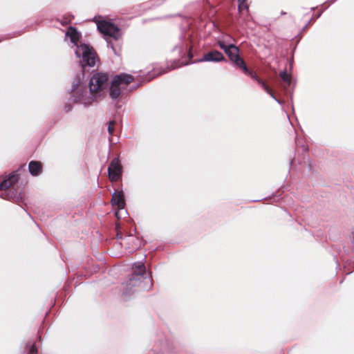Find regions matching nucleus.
<instances>
[{"label":"nucleus","instance_id":"1","mask_svg":"<svg viewBox=\"0 0 354 354\" xmlns=\"http://www.w3.org/2000/svg\"><path fill=\"white\" fill-rule=\"evenodd\" d=\"M75 53L80 58L82 67H93L96 62L99 61V57L95 49L90 45L81 44L77 46Z\"/></svg>","mask_w":354,"mask_h":354},{"label":"nucleus","instance_id":"2","mask_svg":"<svg viewBox=\"0 0 354 354\" xmlns=\"http://www.w3.org/2000/svg\"><path fill=\"white\" fill-rule=\"evenodd\" d=\"M134 81V77L129 74L122 73L117 75L113 79L109 88V95L112 99H117L121 94V91Z\"/></svg>","mask_w":354,"mask_h":354},{"label":"nucleus","instance_id":"3","mask_svg":"<svg viewBox=\"0 0 354 354\" xmlns=\"http://www.w3.org/2000/svg\"><path fill=\"white\" fill-rule=\"evenodd\" d=\"M109 76L106 73H97L94 74L89 82L91 93H97L105 89L108 86Z\"/></svg>","mask_w":354,"mask_h":354},{"label":"nucleus","instance_id":"4","mask_svg":"<svg viewBox=\"0 0 354 354\" xmlns=\"http://www.w3.org/2000/svg\"><path fill=\"white\" fill-rule=\"evenodd\" d=\"M145 266L142 263H135L133 266L132 276L127 283V292H130L132 288L138 286L140 283V277L145 273Z\"/></svg>","mask_w":354,"mask_h":354},{"label":"nucleus","instance_id":"5","mask_svg":"<svg viewBox=\"0 0 354 354\" xmlns=\"http://www.w3.org/2000/svg\"><path fill=\"white\" fill-rule=\"evenodd\" d=\"M97 29L104 35L110 36L115 39L120 37V30L115 24L111 22L102 20L97 24Z\"/></svg>","mask_w":354,"mask_h":354},{"label":"nucleus","instance_id":"6","mask_svg":"<svg viewBox=\"0 0 354 354\" xmlns=\"http://www.w3.org/2000/svg\"><path fill=\"white\" fill-rule=\"evenodd\" d=\"M109 178L111 182H116L122 177V167L118 158H113L108 168Z\"/></svg>","mask_w":354,"mask_h":354},{"label":"nucleus","instance_id":"7","mask_svg":"<svg viewBox=\"0 0 354 354\" xmlns=\"http://www.w3.org/2000/svg\"><path fill=\"white\" fill-rule=\"evenodd\" d=\"M225 60L224 55L218 50H212L205 54L198 62H221Z\"/></svg>","mask_w":354,"mask_h":354},{"label":"nucleus","instance_id":"8","mask_svg":"<svg viewBox=\"0 0 354 354\" xmlns=\"http://www.w3.org/2000/svg\"><path fill=\"white\" fill-rule=\"evenodd\" d=\"M111 203L113 207L122 209L125 206L124 196L122 191H115L111 198Z\"/></svg>","mask_w":354,"mask_h":354},{"label":"nucleus","instance_id":"9","mask_svg":"<svg viewBox=\"0 0 354 354\" xmlns=\"http://www.w3.org/2000/svg\"><path fill=\"white\" fill-rule=\"evenodd\" d=\"M19 180V176L16 172L12 173L6 179L0 184V189L6 191L12 187Z\"/></svg>","mask_w":354,"mask_h":354},{"label":"nucleus","instance_id":"10","mask_svg":"<svg viewBox=\"0 0 354 354\" xmlns=\"http://www.w3.org/2000/svg\"><path fill=\"white\" fill-rule=\"evenodd\" d=\"M248 75H250V77L256 80L257 83L262 87V88L268 93L269 94L272 98L276 99L274 93H273L271 88L267 84V83L261 80L260 77L257 76V75L250 72L249 71V73H246Z\"/></svg>","mask_w":354,"mask_h":354},{"label":"nucleus","instance_id":"11","mask_svg":"<svg viewBox=\"0 0 354 354\" xmlns=\"http://www.w3.org/2000/svg\"><path fill=\"white\" fill-rule=\"evenodd\" d=\"M28 170L32 176H37L42 171V164L39 161L32 160L29 162Z\"/></svg>","mask_w":354,"mask_h":354},{"label":"nucleus","instance_id":"12","mask_svg":"<svg viewBox=\"0 0 354 354\" xmlns=\"http://www.w3.org/2000/svg\"><path fill=\"white\" fill-rule=\"evenodd\" d=\"M66 35L68 37L71 41L75 45H77L80 38V33L77 32V29L73 26H70L68 28Z\"/></svg>","mask_w":354,"mask_h":354},{"label":"nucleus","instance_id":"13","mask_svg":"<svg viewBox=\"0 0 354 354\" xmlns=\"http://www.w3.org/2000/svg\"><path fill=\"white\" fill-rule=\"evenodd\" d=\"M225 54L232 63H234V60H236L241 57L239 55V48L235 45L231 46L230 49H227V52Z\"/></svg>","mask_w":354,"mask_h":354},{"label":"nucleus","instance_id":"14","mask_svg":"<svg viewBox=\"0 0 354 354\" xmlns=\"http://www.w3.org/2000/svg\"><path fill=\"white\" fill-rule=\"evenodd\" d=\"M234 66L242 71L244 73H249V69L248 68L246 64L242 57L238 58L236 60H234V63H232Z\"/></svg>","mask_w":354,"mask_h":354},{"label":"nucleus","instance_id":"15","mask_svg":"<svg viewBox=\"0 0 354 354\" xmlns=\"http://www.w3.org/2000/svg\"><path fill=\"white\" fill-rule=\"evenodd\" d=\"M279 77L283 82V87L284 89H286L291 84V75L290 74H288L286 71H281L279 73Z\"/></svg>","mask_w":354,"mask_h":354},{"label":"nucleus","instance_id":"16","mask_svg":"<svg viewBox=\"0 0 354 354\" xmlns=\"http://www.w3.org/2000/svg\"><path fill=\"white\" fill-rule=\"evenodd\" d=\"M247 1L248 0H238V9L240 13L243 14L244 11H245L247 13L248 12L249 6Z\"/></svg>","mask_w":354,"mask_h":354},{"label":"nucleus","instance_id":"17","mask_svg":"<svg viewBox=\"0 0 354 354\" xmlns=\"http://www.w3.org/2000/svg\"><path fill=\"white\" fill-rule=\"evenodd\" d=\"M135 241H138V239L136 237L133 236H131V235H129V236H127L124 239H123V242H122L120 244L122 245L124 244H126V243H133Z\"/></svg>","mask_w":354,"mask_h":354},{"label":"nucleus","instance_id":"18","mask_svg":"<svg viewBox=\"0 0 354 354\" xmlns=\"http://www.w3.org/2000/svg\"><path fill=\"white\" fill-rule=\"evenodd\" d=\"M217 44L221 49L224 50L225 53L227 52V49H230L231 46H234V44L225 45V43L222 41H218Z\"/></svg>","mask_w":354,"mask_h":354},{"label":"nucleus","instance_id":"19","mask_svg":"<svg viewBox=\"0 0 354 354\" xmlns=\"http://www.w3.org/2000/svg\"><path fill=\"white\" fill-rule=\"evenodd\" d=\"M5 196H2V198H6L7 200H15L16 196L14 195L13 192L9 190L5 192Z\"/></svg>","mask_w":354,"mask_h":354},{"label":"nucleus","instance_id":"20","mask_svg":"<svg viewBox=\"0 0 354 354\" xmlns=\"http://www.w3.org/2000/svg\"><path fill=\"white\" fill-rule=\"evenodd\" d=\"M115 124V121H114V120H111L109 123L108 131L110 135H112L113 133Z\"/></svg>","mask_w":354,"mask_h":354},{"label":"nucleus","instance_id":"21","mask_svg":"<svg viewBox=\"0 0 354 354\" xmlns=\"http://www.w3.org/2000/svg\"><path fill=\"white\" fill-rule=\"evenodd\" d=\"M29 354H37V348L35 344L31 345L30 350L28 351Z\"/></svg>","mask_w":354,"mask_h":354},{"label":"nucleus","instance_id":"22","mask_svg":"<svg viewBox=\"0 0 354 354\" xmlns=\"http://www.w3.org/2000/svg\"><path fill=\"white\" fill-rule=\"evenodd\" d=\"M188 57L189 59L191 60L193 57V54L192 53V46L189 47V52H188Z\"/></svg>","mask_w":354,"mask_h":354},{"label":"nucleus","instance_id":"23","mask_svg":"<svg viewBox=\"0 0 354 354\" xmlns=\"http://www.w3.org/2000/svg\"><path fill=\"white\" fill-rule=\"evenodd\" d=\"M71 23V20H64L62 22V24L63 26H66L67 24H70Z\"/></svg>","mask_w":354,"mask_h":354},{"label":"nucleus","instance_id":"24","mask_svg":"<svg viewBox=\"0 0 354 354\" xmlns=\"http://www.w3.org/2000/svg\"><path fill=\"white\" fill-rule=\"evenodd\" d=\"M189 63H190V62H185V63H184V64H183V63H182L180 65H178V66H174V67H173V68H177V67H180V66H184V65H187V64H189Z\"/></svg>","mask_w":354,"mask_h":354},{"label":"nucleus","instance_id":"25","mask_svg":"<svg viewBox=\"0 0 354 354\" xmlns=\"http://www.w3.org/2000/svg\"><path fill=\"white\" fill-rule=\"evenodd\" d=\"M117 239H122V235L119 233L117 234Z\"/></svg>","mask_w":354,"mask_h":354},{"label":"nucleus","instance_id":"26","mask_svg":"<svg viewBox=\"0 0 354 354\" xmlns=\"http://www.w3.org/2000/svg\"><path fill=\"white\" fill-rule=\"evenodd\" d=\"M115 216H116L118 218H119V214H118V212H115Z\"/></svg>","mask_w":354,"mask_h":354},{"label":"nucleus","instance_id":"27","mask_svg":"<svg viewBox=\"0 0 354 354\" xmlns=\"http://www.w3.org/2000/svg\"><path fill=\"white\" fill-rule=\"evenodd\" d=\"M353 242H354V232H353Z\"/></svg>","mask_w":354,"mask_h":354}]
</instances>
